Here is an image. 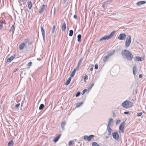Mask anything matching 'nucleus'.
Here are the masks:
<instances>
[{"instance_id":"4d7b16f0","label":"nucleus","mask_w":146,"mask_h":146,"mask_svg":"<svg viewBox=\"0 0 146 146\" xmlns=\"http://www.w3.org/2000/svg\"><path fill=\"white\" fill-rule=\"evenodd\" d=\"M66 1L67 0H63V1H64V3H66Z\"/></svg>"},{"instance_id":"2f4dec72","label":"nucleus","mask_w":146,"mask_h":146,"mask_svg":"<svg viewBox=\"0 0 146 146\" xmlns=\"http://www.w3.org/2000/svg\"><path fill=\"white\" fill-rule=\"evenodd\" d=\"M133 73L134 75H135V71H136L137 70V68L135 66H134L133 67Z\"/></svg>"},{"instance_id":"37998d69","label":"nucleus","mask_w":146,"mask_h":146,"mask_svg":"<svg viewBox=\"0 0 146 146\" xmlns=\"http://www.w3.org/2000/svg\"><path fill=\"white\" fill-rule=\"evenodd\" d=\"M3 25L2 24H0V29H2L3 28Z\"/></svg>"},{"instance_id":"09e8293b","label":"nucleus","mask_w":146,"mask_h":146,"mask_svg":"<svg viewBox=\"0 0 146 146\" xmlns=\"http://www.w3.org/2000/svg\"><path fill=\"white\" fill-rule=\"evenodd\" d=\"M110 121H109L107 127H109V126H110Z\"/></svg>"},{"instance_id":"0eeeda50","label":"nucleus","mask_w":146,"mask_h":146,"mask_svg":"<svg viewBox=\"0 0 146 146\" xmlns=\"http://www.w3.org/2000/svg\"><path fill=\"white\" fill-rule=\"evenodd\" d=\"M94 136L93 135H90L89 136L87 135H85L84 136V139L85 140H88V141H90L91 139L94 137Z\"/></svg>"},{"instance_id":"6e6d98bb","label":"nucleus","mask_w":146,"mask_h":146,"mask_svg":"<svg viewBox=\"0 0 146 146\" xmlns=\"http://www.w3.org/2000/svg\"><path fill=\"white\" fill-rule=\"evenodd\" d=\"M92 87L91 86H90L88 88V90H90L92 88Z\"/></svg>"},{"instance_id":"aec40b11","label":"nucleus","mask_w":146,"mask_h":146,"mask_svg":"<svg viewBox=\"0 0 146 146\" xmlns=\"http://www.w3.org/2000/svg\"><path fill=\"white\" fill-rule=\"evenodd\" d=\"M66 125V122L65 121H63L62 122L61 124V127L63 130H64V126Z\"/></svg>"},{"instance_id":"bf43d9fd","label":"nucleus","mask_w":146,"mask_h":146,"mask_svg":"<svg viewBox=\"0 0 146 146\" xmlns=\"http://www.w3.org/2000/svg\"><path fill=\"white\" fill-rule=\"evenodd\" d=\"M113 119H112V118H111L110 119V120L109 121H110V122L111 121H113Z\"/></svg>"},{"instance_id":"cd10ccee","label":"nucleus","mask_w":146,"mask_h":146,"mask_svg":"<svg viewBox=\"0 0 146 146\" xmlns=\"http://www.w3.org/2000/svg\"><path fill=\"white\" fill-rule=\"evenodd\" d=\"M55 29H56V26L55 25H54L53 26L52 31V34H53L55 32Z\"/></svg>"},{"instance_id":"a18cd8bd","label":"nucleus","mask_w":146,"mask_h":146,"mask_svg":"<svg viewBox=\"0 0 146 146\" xmlns=\"http://www.w3.org/2000/svg\"><path fill=\"white\" fill-rule=\"evenodd\" d=\"M107 59L105 58L104 57L103 58V60L104 62H105L107 60Z\"/></svg>"},{"instance_id":"864d4df0","label":"nucleus","mask_w":146,"mask_h":146,"mask_svg":"<svg viewBox=\"0 0 146 146\" xmlns=\"http://www.w3.org/2000/svg\"><path fill=\"white\" fill-rule=\"evenodd\" d=\"M23 9H24L23 7V8H21V13L22 12L23 10Z\"/></svg>"},{"instance_id":"9b49d317","label":"nucleus","mask_w":146,"mask_h":146,"mask_svg":"<svg viewBox=\"0 0 146 146\" xmlns=\"http://www.w3.org/2000/svg\"><path fill=\"white\" fill-rule=\"evenodd\" d=\"M40 28L43 39L44 40L45 39V32L44 29L42 27V25H41L40 26Z\"/></svg>"},{"instance_id":"5701e85b","label":"nucleus","mask_w":146,"mask_h":146,"mask_svg":"<svg viewBox=\"0 0 146 146\" xmlns=\"http://www.w3.org/2000/svg\"><path fill=\"white\" fill-rule=\"evenodd\" d=\"M13 141L11 140L9 141L8 143V146H13Z\"/></svg>"},{"instance_id":"f8f14e48","label":"nucleus","mask_w":146,"mask_h":146,"mask_svg":"<svg viewBox=\"0 0 146 146\" xmlns=\"http://www.w3.org/2000/svg\"><path fill=\"white\" fill-rule=\"evenodd\" d=\"M15 57V55L14 54L12 56L8 58L6 61L7 63L9 64L10 63L12 60L13 59V58Z\"/></svg>"},{"instance_id":"c9c22d12","label":"nucleus","mask_w":146,"mask_h":146,"mask_svg":"<svg viewBox=\"0 0 146 146\" xmlns=\"http://www.w3.org/2000/svg\"><path fill=\"white\" fill-rule=\"evenodd\" d=\"M73 141H72L71 140V141H70L68 143V145L69 146H70L73 144Z\"/></svg>"},{"instance_id":"f03ea898","label":"nucleus","mask_w":146,"mask_h":146,"mask_svg":"<svg viewBox=\"0 0 146 146\" xmlns=\"http://www.w3.org/2000/svg\"><path fill=\"white\" fill-rule=\"evenodd\" d=\"M122 105L123 107L127 108L133 106V104L132 102L126 100L122 103Z\"/></svg>"},{"instance_id":"7c9ffc66","label":"nucleus","mask_w":146,"mask_h":146,"mask_svg":"<svg viewBox=\"0 0 146 146\" xmlns=\"http://www.w3.org/2000/svg\"><path fill=\"white\" fill-rule=\"evenodd\" d=\"M70 33L69 34V35L70 36H72L73 35V30H70L69 31Z\"/></svg>"},{"instance_id":"9d476101","label":"nucleus","mask_w":146,"mask_h":146,"mask_svg":"<svg viewBox=\"0 0 146 146\" xmlns=\"http://www.w3.org/2000/svg\"><path fill=\"white\" fill-rule=\"evenodd\" d=\"M125 122H123L119 126V130L120 132L123 133H124L123 126L124 125L123 124Z\"/></svg>"},{"instance_id":"423d86ee","label":"nucleus","mask_w":146,"mask_h":146,"mask_svg":"<svg viewBox=\"0 0 146 146\" xmlns=\"http://www.w3.org/2000/svg\"><path fill=\"white\" fill-rule=\"evenodd\" d=\"M47 7V5H43L40 8L39 13L42 14L46 10Z\"/></svg>"},{"instance_id":"4468645a","label":"nucleus","mask_w":146,"mask_h":146,"mask_svg":"<svg viewBox=\"0 0 146 146\" xmlns=\"http://www.w3.org/2000/svg\"><path fill=\"white\" fill-rule=\"evenodd\" d=\"M66 25L65 23H64L62 25L61 29L62 31L65 32L66 28Z\"/></svg>"},{"instance_id":"39448f33","label":"nucleus","mask_w":146,"mask_h":146,"mask_svg":"<svg viewBox=\"0 0 146 146\" xmlns=\"http://www.w3.org/2000/svg\"><path fill=\"white\" fill-rule=\"evenodd\" d=\"M126 37V35L124 33L120 34L118 37V39L120 40H125Z\"/></svg>"},{"instance_id":"4c0bfd02","label":"nucleus","mask_w":146,"mask_h":146,"mask_svg":"<svg viewBox=\"0 0 146 146\" xmlns=\"http://www.w3.org/2000/svg\"><path fill=\"white\" fill-rule=\"evenodd\" d=\"M32 64V62H29L27 66L28 67H29L30 66H31Z\"/></svg>"},{"instance_id":"2eb2a0df","label":"nucleus","mask_w":146,"mask_h":146,"mask_svg":"<svg viewBox=\"0 0 146 146\" xmlns=\"http://www.w3.org/2000/svg\"><path fill=\"white\" fill-rule=\"evenodd\" d=\"M24 47H27L26 46H25V43H22L19 46V48L20 50H22L23 49Z\"/></svg>"},{"instance_id":"f257e3e1","label":"nucleus","mask_w":146,"mask_h":146,"mask_svg":"<svg viewBox=\"0 0 146 146\" xmlns=\"http://www.w3.org/2000/svg\"><path fill=\"white\" fill-rule=\"evenodd\" d=\"M121 54L124 58L128 60H131L133 57L132 54L129 50H122Z\"/></svg>"},{"instance_id":"e433bc0d","label":"nucleus","mask_w":146,"mask_h":146,"mask_svg":"<svg viewBox=\"0 0 146 146\" xmlns=\"http://www.w3.org/2000/svg\"><path fill=\"white\" fill-rule=\"evenodd\" d=\"M80 92H77V93H76V97H78L80 96Z\"/></svg>"},{"instance_id":"8fccbe9b","label":"nucleus","mask_w":146,"mask_h":146,"mask_svg":"<svg viewBox=\"0 0 146 146\" xmlns=\"http://www.w3.org/2000/svg\"><path fill=\"white\" fill-rule=\"evenodd\" d=\"M105 4H106V3H103V4L102 5V7L104 8V5H105Z\"/></svg>"},{"instance_id":"052dcab7","label":"nucleus","mask_w":146,"mask_h":146,"mask_svg":"<svg viewBox=\"0 0 146 146\" xmlns=\"http://www.w3.org/2000/svg\"><path fill=\"white\" fill-rule=\"evenodd\" d=\"M21 2H23L25 1V0H20Z\"/></svg>"},{"instance_id":"3c124183","label":"nucleus","mask_w":146,"mask_h":146,"mask_svg":"<svg viewBox=\"0 0 146 146\" xmlns=\"http://www.w3.org/2000/svg\"><path fill=\"white\" fill-rule=\"evenodd\" d=\"M94 83H92L91 84V85L90 86L92 87L94 86Z\"/></svg>"},{"instance_id":"72a5a7b5","label":"nucleus","mask_w":146,"mask_h":146,"mask_svg":"<svg viewBox=\"0 0 146 146\" xmlns=\"http://www.w3.org/2000/svg\"><path fill=\"white\" fill-rule=\"evenodd\" d=\"M20 105V104L19 103L16 104L15 106V108L16 109H17L19 108Z\"/></svg>"},{"instance_id":"ddd939ff","label":"nucleus","mask_w":146,"mask_h":146,"mask_svg":"<svg viewBox=\"0 0 146 146\" xmlns=\"http://www.w3.org/2000/svg\"><path fill=\"white\" fill-rule=\"evenodd\" d=\"M24 43H25V46L26 44H28V45H30L32 44V42L31 40L28 39H25L24 40Z\"/></svg>"},{"instance_id":"412c9836","label":"nucleus","mask_w":146,"mask_h":146,"mask_svg":"<svg viewBox=\"0 0 146 146\" xmlns=\"http://www.w3.org/2000/svg\"><path fill=\"white\" fill-rule=\"evenodd\" d=\"M107 129L108 131V135H111V129L110 127H107Z\"/></svg>"},{"instance_id":"13d9d810","label":"nucleus","mask_w":146,"mask_h":146,"mask_svg":"<svg viewBox=\"0 0 146 146\" xmlns=\"http://www.w3.org/2000/svg\"><path fill=\"white\" fill-rule=\"evenodd\" d=\"M109 137L108 136H107L105 138L106 139H108Z\"/></svg>"},{"instance_id":"f704fd0d","label":"nucleus","mask_w":146,"mask_h":146,"mask_svg":"<svg viewBox=\"0 0 146 146\" xmlns=\"http://www.w3.org/2000/svg\"><path fill=\"white\" fill-rule=\"evenodd\" d=\"M82 60H83L82 58H81L80 59L78 64L80 65H81V63L82 62Z\"/></svg>"},{"instance_id":"c756f323","label":"nucleus","mask_w":146,"mask_h":146,"mask_svg":"<svg viewBox=\"0 0 146 146\" xmlns=\"http://www.w3.org/2000/svg\"><path fill=\"white\" fill-rule=\"evenodd\" d=\"M44 107V104H41L40 105L39 107V110H42L43 108Z\"/></svg>"},{"instance_id":"b1692460","label":"nucleus","mask_w":146,"mask_h":146,"mask_svg":"<svg viewBox=\"0 0 146 146\" xmlns=\"http://www.w3.org/2000/svg\"><path fill=\"white\" fill-rule=\"evenodd\" d=\"M83 103V102H80V103H77L76 104V108H78L80 107L81 105H82Z\"/></svg>"},{"instance_id":"de8ad7c7","label":"nucleus","mask_w":146,"mask_h":146,"mask_svg":"<svg viewBox=\"0 0 146 146\" xmlns=\"http://www.w3.org/2000/svg\"><path fill=\"white\" fill-rule=\"evenodd\" d=\"M74 18L75 19H76L77 16L76 15H74Z\"/></svg>"},{"instance_id":"a878e982","label":"nucleus","mask_w":146,"mask_h":146,"mask_svg":"<svg viewBox=\"0 0 146 146\" xmlns=\"http://www.w3.org/2000/svg\"><path fill=\"white\" fill-rule=\"evenodd\" d=\"M92 145V146H100L95 142H93Z\"/></svg>"},{"instance_id":"c85d7f7f","label":"nucleus","mask_w":146,"mask_h":146,"mask_svg":"<svg viewBox=\"0 0 146 146\" xmlns=\"http://www.w3.org/2000/svg\"><path fill=\"white\" fill-rule=\"evenodd\" d=\"M135 58L137 59V60L138 61H141L142 60L141 59V58L139 56H136L135 57Z\"/></svg>"},{"instance_id":"7ed1b4c3","label":"nucleus","mask_w":146,"mask_h":146,"mask_svg":"<svg viewBox=\"0 0 146 146\" xmlns=\"http://www.w3.org/2000/svg\"><path fill=\"white\" fill-rule=\"evenodd\" d=\"M115 31H112L110 34L109 35L105 36L101 38L99 40V41L100 42L105 40H108L112 38L115 34Z\"/></svg>"},{"instance_id":"c03bdc74","label":"nucleus","mask_w":146,"mask_h":146,"mask_svg":"<svg viewBox=\"0 0 146 146\" xmlns=\"http://www.w3.org/2000/svg\"><path fill=\"white\" fill-rule=\"evenodd\" d=\"M129 111H125L124 112V113L125 114H129Z\"/></svg>"},{"instance_id":"6ab92c4d","label":"nucleus","mask_w":146,"mask_h":146,"mask_svg":"<svg viewBox=\"0 0 146 146\" xmlns=\"http://www.w3.org/2000/svg\"><path fill=\"white\" fill-rule=\"evenodd\" d=\"M15 27L14 25H13L12 27H11L10 29L9 30V32H12L13 34L14 33V30L15 29Z\"/></svg>"},{"instance_id":"f3484780","label":"nucleus","mask_w":146,"mask_h":146,"mask_svg":"<svg viewBox=\"0 0 146 146\" xmlns=\"http://www.w3.org/2000/svg\"><path fill=\"white\" fill-rule=\"evenodd\" d=\"M61 136V134H59L58 136L55 137L53 139V141L54 142H57L59 138Z\"/></svg>"},{"instance_id":"49530a36","label":"nucleus","mask_w":146,"mask_h":146,"mask_svg":"<svg viewBox=\"0 0 146 146\" xmlns=\"http://www.w3.org/2000/svg\"><path fill=\"white\" fill-rule=\"evenodd\" d=\"M120 121L119 120H117L116 122V124L118 123H119L120 122Z\"/></svg>"},{"instance_id":"a19ab883","label":"nucleus","mask_w":146,"mask_h":146,"mask_svg":"<svg viewBox=\"0 0 146 146\" xmlns=\"http://www.w3.org/2000/svg\"><path fill=\"white\" fill-rule=\"evenodd\" d=\"M98 64H96L95 65V68L96 69H98Z\"/></svg>"},{"instance_id":"ea45409f","label":"nucleus","mask_w":146,"mask_h":146,"mask_svg":"<svg viewBox=\"0 0 146 146\" xmlns=\"http://www.w3.org/2000/svg\"><path fill=\"white\" fill-rule=\"evenodd\" d=\"M87 91V90L86 89H84V90L82 92L81 94H82V95H83L84 93L86 92Z\"/></svg>"},{"instance_id":"bb28decb","label":"nucleus","mask_w":146,"mask_h":146,"mask_svg":"<svg viewBox=\"0 0 146 146\" xmlns=\"http://www.w3.org/2000/svg\"><path fill=\"white\" fill-rule=\"evenodd\" d=\"M78 41L80 42L81 41V35L80 34H79L78 35Z\"/></svg>"},{"instance_id":"680f3d73","label":"nucleus","mask_w":146,"mask_h":146,"mask_svg":"<svg viewBox=\"0 0 146 146\" xmlns=\"http://www.w3.org/2000/svg\"><path fill=\"white\" fill-rule=\"evenodd\" d=\"M20 6L21 7H22V4H20Z\"/></svg>"},{"instance_id":"6e6552de","label":"nucleus","mask_w":146,"mask_h":146,"mask_svg":"<svg viewBox=\"0 0 146 146\" xmlns=\"http://www.w3.org/2000/svg\"><path fill=\"white\" fill-rule=\"evenodd\" d=\"M73 77V71H71L70 74V77L69 78L65 83V85H68L70 82L71 78Z\"/></svg>"},{"instance_id":"5fc2aeb1","label":"nucleus","mask_w":146,"mask_h":146,"mask_svg":"<svg viewBox=\"0 0 146 146\" xmlns=\"http://www.w3.org/2000/svg\"><path fill=\"white\" fill-rule=\"evenodd\" d=\"M93 70V67H92L90 69V70L91 71H92Z\"/></svg>"},{"instance_id":"58836bf2","label":"nucleus","mask_w":146,"mask_h":146,"mask_svg":"<svg viewBox=\"0 0 146 146\" xmlns=\"http://www.w3.org/2000/svg\"><path fill=\"white\" fill-rule=\"evenodd\" d=\"M143 114V113L142 112H140L137 114V116L138 117H139L141 116Z\"/></svg>"},{"instance_id":"1a4fd4ad","label":"nucleus","mask_w":146,"mask_h":146,"mask_svg":"<svg viewBox=\"0 0 146 146\" xmlns=\"http://www.w3.org/2000/svg\"><path fill=\"white\" fill-rule=\"evenodd\" d=\"M113 138L115 140H117L119 139V135L117 132H115L112 134Z\"/></svg>"},{"instance_id":"79ce46f5","label":"nucleus","mask_w":146,"mask_h":146,"mask_svg":"<svg viewBox=\"0 0 146 146\" xmlns=\"http://www.w3.org/2000/svg\"><path fill=\"white\" fill-rule=\"evenodd\" d=\"M110 57V56H109V55L108 54H107V55L106 56H104V57L105 58H106V59H107L108 58H109V57Z\"/></svg>"},{"instance_id":"603ef678","label":"nucleus","mask_w":146,"mask_h":146,"mask_svg":"<svg viewBox=\"0 0 146 146\" xmlns=\"http://www.w3.org/2000/svg\"><path fill=\"white\" fill-rule=\"evenodd\" d=\"M142 77V75L141 74H140L139 76V77L140 78H141Z\"/></svg>"},{"instance_id":"4be33fe9","label":"nucleus","mask_w":146,"mask_h":146,"mask_svg":"<svg viewBox=\"0 0 146 146\" xmlns=\"http://www.w3.org/2000/svg\"><path fill=\"white\" fill-rule=\"evenodd\" d=\"M80 65L78 64L77 65V66L76 68H75L74 69V75L75 72L76 71H77L78 70V69L79 68V67L80 66Z\"/></svg>"},{"instance_id":"473e14b6","label":"nucleus","mask_w":146,"mask_h":146,"mask_svg":"<svg viewBox=\"0 0 146 146\" xmlns=\"http://www.w3.org/2000/svg\"><path fill=\"white\" fill-rule=\"evenodd\" d=\"M84 81L86 82V80L88 79V76L87 75H86L84 76Z\"/></svg>"},{"instance_id":"20e7f679","label":"nucleus","mask_w":146,"mask_h":146,"mask_svg":"<svg viewBox=\"0 0 146 146\" xmlns=\"http://www.w3.org/2000/svg\"><path fill=\"white\" fill-rule=\"evenodd\" d=\"M131 41V37L130 35L128 36L125 41V46L126 47H128L129 46Z\"/></svg>"},{"instance_id":"393cba45","label":"nucleus","mask_w":146,"mask_h":146,"mask_svg":"<svg viewBox=\"0 0 146 146\" xmlns=\"http://www.w3.org/2000/svg\"><path fill=\"white\" fill-rule=\"evenodd\" d=\"M115 50H113L109 54H108L109 55V56H111L113 54L115 53Z\"/></svg>"},{"instance_id":"a211bd4d","label":"nucleus","mask_w":146,"mask_h":146,"mask_svg":"<svg viewBox=\"0 0 146 146\" xmlns=\"http://www.w3.org/2000/svg\"><path fill=\"white\" fill-rule=\"evenodd\" d=\"M27 4L29 9H31L32 7V3L31 1H28Z\"/></svg>"},{"instance_id":"dca6fc26","label":"nucleus","mask_w":146,"mask_h":146,"mask_svg":"<svg viewBox=\"0 0 146 146\" xmlns=\"http://www.w3.org/2000/svg\"><path fill=\"white\" fill-rule=\"evenodd\" d=\"M146 3V2L145 1H141L137 2L136 3V5L137 6H139L141 5L145 4Z\"/></svg>"}]
</instances>
